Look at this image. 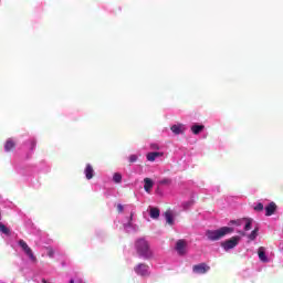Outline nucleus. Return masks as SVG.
I'll return each instance as SVG.
<instances>
[{"label":"nucleus","instance_id":"23","mask_svg":"<svg viewBox=\"0 0 283 283\" xmlns=\"http://www.w3.org/2000/svg\"><path fill=\"white\" fill-rule=\"evenodd\" d=\"M46 255H49V258H54V249L46 248Z\"/></svg>","mask_w":283,"mask_h":283},{"label":"nucleus","instance_id":"27","mask_svg":"<svg viewBox=\"0 0 283 283\" xmlns=\"http://www.w3.org/2000/svg\"><path fill=\"white\" fill-rule=\"evenodd\" d=\"M171 182L169 179H163L159 181V185H169Z\"/></svg>","mask_w":283,"mask_h":283},{"label":"nucleus","instance_id":"16","mask_svg":"<svg viewBox=\"0 0 283 283\" xmlns=\"http://www.w3.org/2000/svg\"><path fill=\"white\" fill-rule=\"evenodd\" d=\"M277 209V206L275 205V202H270L266 207H265V216H273L275 213V210Z\"/></svg>","mask_w":283,"mask_h":283},{"label":"nucleus","instance_id":"25","mask_svg":"<svg viewBox=\"0 0 283 283\" xmlns=\"http://www.w3.org/2000/svg\"><path fill=\"white\" fill-rule=\"evenodd\" d=\"M263 209H264V205H262V203H256L254 206V211H263Z\"/></svg>","mask_w":283,"mask_h":283},{"label":"nucleus","instance_id":"31","mask_svg":"<svg viewBox=\"0 0 283 283\" xmlns=\"http://www.w3.org/2000/svg\"><path fill=\"white\" fill-rule=\"evenodd\" d=\"M0 220H1V210H0Z\"/></svg>","mask_w":283,"mask_h":283},{"label":"nucleus","instance_id":"6","mask_svg":"<svg viewBox=\"0 0 283 283\" xmlns=\"http://www.w3.org/2000/svg\"><path fill=\"white\" fill-rule=\"evenodd\" d=\"M134 271L136 275H139L140 277H147L149 275V265L145 263H138L137 265L134 266Z\"/></svg>","mask_w":283,"mask_h":283},{"label":"nucleus","instance_id":"3","mask_svg":"<svg viewBox=\"0 0 283 283\" xmlns=\"http://www.w3.org/2000/svg\"><path fill=\"white\" fill-rule=\"evenodd\" d=\"M230 233H233V228L222 227L218 230H208L206 232V238H208V240H211V242H216L218 240H222L224 235H229Z\"/></svg>","mask_w":283,"mask_h":283},{"label":"nucleus","instance_id":"17","mask_svg":"<svg viewBox=\"0 0 283 283\" xmlns=\"http://www.w3.org/2000/svg\"><path fill=\"white\" fill-rule=\"evenodd\" d=\"M190 129H191L192 134H195V136H198V134H200L201 132L205 130V125L195 124L191 126Z\"/></svg>","mask_w":283,"mask_h":283},{"label":"nucleus","instance_id":"19","mask_svg":"<svg viewBox=\"0 0 283 283\" xmlns=\"http://www.w3.org/2000/svg\"><path fill=\"white\" fill-rule=\"evenodd\" d=\"M0 233L2 235H10V228H8L6 224L0 222Z\"/></svg>","mask_w":283,"mask_h":283},{"label":"nucleus","instance_id":"22","mask_svg":"<svg viewBox=\"0 0 283 283\" xmlns=\"http://www.w3.org/2000/svg\"><path fill=\"white\" fill-rule=\"evenodd\" d=\"M258 231H260L258 228H255L250 234H249V240H255L258 238Z\"/></svg>","mask_w":283,"mask_h":283},{"label":"nucleus","instance_id":"2","mask_svg":"<svg viewBox=\"0 0 283 283\" xmlns=\"http://www.w3.org/2000/svg\"><path fill=\"white\" fill-rule=\"evenodd\" d=\"M135 249L139 258H143L144 260H149V258L154 255L149 248V242L145 239H138L135 243Z\"/></svg>","mask_w":283,"mask_h":283},{"label":"nucleus","instance_id":"13","mask_svg":"<svg viewBox=\"0 0 283 283\" xmlns=\"http://www.w3.org/2000/svg\"><path fill=\"white\" fill-rule=\"evenodd\" d=\"M84 175L86 180H92L94 178V168L91 164L86 165V168L84 169Z\"/></svg>","mask_w":283,"mask_h":283},{"label":"nucleus","instance_id":"24","mask_svg":"<svg viewBox=\"0 0 283 283\" xmlns=\"http://www.w3.org/2000/svg\"><path fill=\"white\" fill-rule=\"evenodd\" d=\"M136 160H138V155H130L128 157V163H136Z\"/></svg>","mask_w":283,"mask_h":283},{"label":"nucleus","instance_id":"21","mask_svg":"<svg viewBox=\"0 0 283 283\" xmlns=\"http://www.w3.org/2000/svg\"><path fill=\"white\" fill-rule=\"evenodd\" d=\"M166 222L168 224H174V217L171 216V212H166Z\"/></svg>","mask_w":283,"mask_h":283},{"label":"nucleus","instance_id":"8","mask_svg":"<svg viewBox=\"0 0 283 283\" xmlns=\"http://www.w3.org/2000/svg\"><path fill=\"white\" fill-rule=\"evenodd\" d=\"M165 156V153L163 151H149L146 154V160L148 163H156L159 158H163Z\"/></svg>","mask_w":283,"mask_h":283},{"label":"nucleus","instance_id":"7","mask_svg":"<svg viewBox=\"0 0 283 283\" xmlns=\"http://www.w3.org/2000/svg\"><path fill=\"white\" fill-rule=\"evenodd\" d=\"M211 271V266L207 265L206 263H199L192 266V272L196 275H205V273H209Z\"/></svg>","mask_w":283,"mask_h":283},{"label":"nucleus","instance_id":"26","mask_svg":"<svg viewBox=\"0 0 283 283\" xmlns=\"http://www.w3.org/2000/svg\"><path fill=\"white\" fill-rule=\"evenodd\" d=\"M150 149H153L154 151L160 149V146L158 144H151L150 145Z\"/></svg>","mask_w":283,"mask_h":283},{"label":"nucleus","instance_id":"10","mask_svg":"<svg viewBox=\"0 0 283 283\" xmlns=\"http://www.w3.org/2000/svg\"><path fill=\"white\" fill-rule=\"evenodd\" d=\"M172 134H175L176 136L180 135V134H185V132H187V126H185V124H175L170 127Z\"/></svg>","mask_w":283,"mask_h":283},{"label":"nucleus","instance_id":"9","mask_svg":"<svg viewBox=\"0 0 283 283\" xmlns=\"http://www.w3.org/2000/svg\"><path fill=\"white\" fill-rule=\"evenodd\" d=\"M175 249L179 255H185L187 253V241L178 240Z\"/></svg>","mask_w":283,"mask_h":283},{"label":"nucleus","instance_id":"5","mask_svg":"<svg viewBox=\"0 0 283 283\" xmlns=\"http://www.w3.org/2000/svg\"><path fill=\"white\" fill-rule=\"evenodd\" d=\"M18 244L23 253L29 258V260H31V262H34L36 260V256H34L32 249L30 248V245H28V243H25V241L20 240Z\"/></svg>","mask_w":283,"mask_h":283},{"label":"nucleus","instance_id":"29","mask_svg":"<svg viewBox=\"0 0 283 283\" xmlns=\"http://www.w3.org/2000/svg\"><path fill=\"white\" fill-rule=\"evenodd\" d=\"M71 283H83L81 280L71 281Z\"/></svg>","mask_w":283,"mask_h":283},{"label":"nucleus","instance_id":"1","mask_svg":"<svg viewBox=\"0 0 283 283\" xmlns=\"http://www.w3.org/2000/svg\"><path fill=\"white\" fill-rule=\"evenodd\" d=\"M117 211L118 213H126L128 217L126 218V222L124 221V229L127 231V233H132V231H138V227L134 226L132 223V220L134 218V207L133 206H123L117 205Z\"/></svg>","mask_w":283,"mask_h":283},{"label":"nucleus","instance_id":"11","mask_svg":"<svg viewBox=\"0 0 283 283\" xmlns=\"http://www.w3.org/2000/svg\"><path fill=\"white\" fill-rule=\"evenodd\" d=\"M232 224H244V231H251V224H253V220L251 219H243L239 221H231Z\"/></svg>","mask_w":283,"mask_h":283},{"label":"nucleus","instance_id":"30","mask_svg":"<svg viewBox=\"0 0 283 283\" xmlns=\"http://www.w3.org/2000/svg\"><path fill=\"white\" fill-rule=\"evenodd\" d=\"M191 205H193V201H190V202L188 203V207H191Z\"/></svg>","mask_w":283,"mask_h":283},{"label":"nucleus","instance_id":"15","mask_svg":"<svg viewBox=\"0 0 283 283\" xmlns=\"http://www.w3.org/2000/svg\"><path fill=\"white\" fill-rule=\"evenodd\" d=\"M148 211H149V216H150V218H153V220H158V218H160V210L158 208L149 206Z\"/></svg>","mask_w":283,"mask_h":283},{"label":"nucleus","instance_id":"4","mask_svg":"<svg viewBox=\"0 0 283 283\" xmlns=\"http://www.w3.org/2000/svg\"><path fill=\"white\" fill-rule=\"evenodd\" d=\"M240 240L241 238L238 235L227 239L226 241L221 242V248L223 249V251L229 253V251H231L232 249H235L238 244H240Z\"/></svg>","mask_w":283,"mask_h":283},{"label":"nucleus","instance_id":"18","mask_svg":"<svg viewBox=\"0 0 283 283\" xmlns=\"http://www.w3.org/2000/svg\"><path fill=\"white\" fill-rule=\"evenodd\" d=\"M14 148V140L9 138L4 144V151H11Z\"/></svg>","mask_w":283,"mask_h":283},{"label":"nucleus","instance_id":"28","mask_svg":"<svg viewBox=\"0 0 283 283\" xmlns=\"http://www.w3.org/2000/svg\"><path fill=\"white\" fill-rule=\"evenodd\" d=\"M36 147V142L34 139L31 140V149H34Z\"/></svg>","mask_w":283,"mask_h":283},{"label":"nucleus","instance_id":"14","mask_svg":"<svg viewBox=\"0 0 283 283\" xmlns=\"http://www.w3.org/2000/svg\"><path fill=\"white\" fill-rule=\"evenodd\" d=\"M151 189H154V180L150 178H145L144 179V190L146 193H151Z\"/></svg>","mask_w":283,"mask_h":283},{"label":"nucleus","instance_id":"20","mask_svg":"<svg viewBox=\"0 0 283 283\" xmlns=\"http://www.w3.org/2000/svg\"><path fill=\"white\" fill-rule=\"evenodd\" d=\"M113 181H115L116 185H120V182H123V175L115 172L113 175Z\"/></svg>","mask_w":283,"mask_h":283},{"label":"nucleus","instance_id":"12","mask_svg":"<svg viewBox=\"0 0 283 283\" xmlns=\"http://www.w3.org/2000/svg\"><path fill=\"white\" fill-rule=\"evenodd\" d=\"M258 255H259V260L261 262L268 263L269 262V256L266 255V248L264 247H260L258 249Z\"/></svg>","mask_w":283,"mask_h":283}]
</instances>
